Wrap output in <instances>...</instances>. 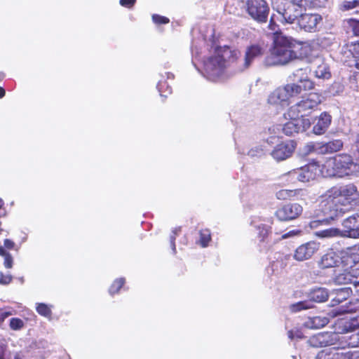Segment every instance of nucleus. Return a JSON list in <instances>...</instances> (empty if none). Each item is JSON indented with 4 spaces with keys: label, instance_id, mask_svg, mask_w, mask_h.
<instances>
[{
    "label": "nucleus",
    "instance_id": "obj_56",
    "mask_svg": "<svg viewBox=\"0 0 359 359\" xmlns=\"http://www.w3.org/2000/svg\"><path fill=\"white\" fill-rule=\"evenodd\" d=\"M320 0H306V7H317L320 6Z\"/></svg>",
    "mask_w": 359,
    "mask_h": 359
},
{
    "label": "nucleus",
    "instance_id": "obj_21",
    "mask_svg": "<svg viewBox=\"0 0 359 359\" xmlns=\"http://www.w3.org/2000/svg\"><path fill=\"white\" fill-rule=\"evenodd\" d=\"M330 297L328 290L323 287H314L307 292V298L311 302L323 303L325 302Z\"/></svg>",
    "mask_w": 359,
    "mask_h": 359
},
{
    "label": "nucleus",
    "instance_id": "obj_29",
    "mask_svg": "<svg viewBox=\"0 0 359 359\" xmlns=\"http://www.w3.org/2000/svg\"><path fill=\"white\" fill-rule=\"evenodd\" d=\"M352 60L348 61L347 65L349 67H355L359 69V41L353 43L349 50Z\"/></svg>",
    "mask_w": 359,
    "mask_h": 359
},
{
    "label": "nucleus",
    "instance_id": "obj_64",
    "mask_svg": "<svg viewBox=\"0 0 359 359\" xmlns=\"http://www.w3.org/2000/svg\"><path fill=\"white\" fill-rule=\"evenodd\" d=\"M10 313L8 312H2L0 313V322H3L8 316Z\"/></svg>",
    "mask_w": 359,
    "mask_h": 359
},
{
    "label": "nucleus",
    "instance_id": "obj_31",
    "mask_svg": "<svg viewBox=\"0 0 359 359\" xmlns=\"http://www.w3.org/2000/svg\"><path fill=\"white\" fill-rule=\"evenodd\" d=\"M316 235L322 238H334V237H342V231L338 228H329L324 230H320L316 232Z\"/></svg>",
    "mask_w": 359,
    "mask_h": 359
},
{
    "label": "nucleus",
    "instance_id": "obj_28",
    "mask_svg": "<svg viewBox=\"0 0 359 359\" xmlns=\"http://www.w3.org/2000/svg\"><path fill=\"white\" fill-rule=\"evenodd\" d=\"M339 9L351 14L359 13V0H345L339 5Z\"/></svg>",
    "mask_w": 359,
    "mask_h": 359
},
{
    "label": "nucleus",
    "instance_id": "obj_17",
    "mask_svg": "<svg viewBox=\"0 0 359 359\" xmlns=\"http://www.w3.org/2000/svg\"><path fill=\"white\" fill-rule=\"evenodd\" d=\"M341 225L343 238H359V212H355L342 221Z\"/></svg>",
    "mask_w": 359,
    "mask_h": 359
},
{
    "label": "nucleus",
    "instance_id": "obj_48",
    "mask_svg": "<svg viewBox=\"0 0 359 359\" xmlns=\"http://www.w3.org/2000/svg\"><path fill=\"white\" fill-rule=\"evenodd\" d=\"M279 136L277 135H262V140L264 142L267 143L269 145H273L278 142Z\"/></svg>",
    "mask_w": 359,
    "mask_h": 359
},
{
    "label": "nucleus",
    "instance_id": "obj_43",
    "mask_svg": "<svg viewBox=\"0 0 359 359\" xmlns=\"http://www.w3.org/2000/svg\"><path fill=\"white\" fill-rule=\"evenodd\" d=\"M281 130V125H273L269 127L266 130H264L263 135H277L279 136Z\"/></svg>",
    "mask_w": 359,
    "mask_h": 359
},
{
    "label": "nucleus",
    "instance_id": "obj_18",
    "mask_svg": "<svg viewBox=\"0 0 359 359\" xmlns=\"http://www.w3.org/2000/svg\"><path fill=\"white\" fill-rule=\"evenodd\" d=\"M302 9L297 7L292 2L287 3L283 8H279L278 13L280 15V20L283 22L292 24L295 20L298 21L299 15L302 14Z\"/></svg>",
    "mask_w": 359,
    "mask_h": 359
},
{
    "label": "nucleus",
    "instance_id": "obj_32",
    "mask_svg": "<svg viewBox=\"0 0 359 359\" xmlns=\"http://www.w3.org/2000/svg\"><path fill=\"white\" fill-rule=\"evenodd\" d=\"M358 273V270H352L351 272H344L337 274L334 280L336 284L338 285H346L348 283H352L353 280V274L354 273Z\"/></svg>",
    "mask_w": 359,
    "mask_h": 359
},
{
    "label": "nucleus",
    "instance_id": "obj_6",
    "mask_svg": "<svg viewBox=\"0 0 359 359\" xmlns=\"http://www.w3.org/2000/svg\"><path fill=\"white\" fill-rule=\"evenodd\" d=\"M344 144V142L341 139H332L323 142H310L302 148L301 154L304 156L313 153L321 155L332 154L341 151Z\"/></svg>",
    "mask_w": 359,
    "mask_h": 359
},
{
    "label": "nucleus",
    "instance_id": "obj_57",
    "mask_svg": "<svg viewBox=\"0 0 359 359\" xmlns=\"http://www.w3.org/2000/svg\"><path fill=\"white\" fill-rule=\"evenodd\" d=\"M4 248L8 250H12L15 246V243L12 240L6 238L4 241Z\"/></svg>",
    "mask_w": 359,
    "mask_h": 359
},
{
    "label": "nucleus",
    "instance_id": "obj_37",
    "mask_svg": "<svg viewBox=\"0 0 359 359\" xmlns=\"http://www.w3.org/2000/svg\"><path fill=\"white\" fill-rule=\"evenodd\" d=\"M156 88L161 97H166L172 93V88L165 80L161 79L158 82Z\"/></svg>",
    "mask_w": 359,
    "mask_h": 359
},
{
    "label": "nucleus",
    "instance_id": "obj_34",
    "mask_svg": "<svg viewBox=\"0 0 359 359\" xmlns=\"http://www.w3.org/2000/svg\"><path fill=\"white\" fill-rule=\"evenodd\" d=\"M269 150L264 145H256L247 152V155L251 158H260L265 155Z\"/></svg>",
    "mask_w": 359,
    "mask_h": 359
},
{
    "label": "nucleus",
    "instance_id": "obj_42",
    "mask_svg": "<svg viewBox=\"0 0 359 359\" xmlns=\"http://www.w3.org/2000/svg\"><path fill=\"white\" fill-rule=\"evenodd\" d=\"M351 152L353 158L356 162H359V133L357 134L353 140Z\"/></svg>",
    "mask_w": 359,
    "mask_h": 359
},
{
    "label": "nucleus",
    "instance_id": "obj_13",
    "mask_svg": "<svg viewBox=\"0 0 359 359\" xmlns=\"http://www.w3.org/2000/svg\"><path fill=\"white\" fill-rule=\"evenodd\" d=\"M303 208L297 203H289L277 208L275 217L280 222H290L299 217Z\"/></svg>",
    "mask_w": 359,
    "mask_h": 359
},
{
    "label": "nucleus",
    "instance_id": "obj_10",
    "mask_svg": "<svg viewBox=\"0 0 359 359\" xmlns=\"http://www.w3.org/2000/svg\"><path fill=\"white\" fill-rule=\"evenodd\" d=\"M343 337L338 332H323L310 337L309 344L313 347L337 346L341 347Z\"/></svg>",
    "mask_w": 359,
    "mask_h": 359
},
{
    "label": "nucleus",
    "instance_id": "obj_47",
    "mask_svg": "<svg viewBox=\"0 0 359 359\" xmlns=\"http://www.w3.org/2000/svg\"><path fill=\"white\" fill-rule=\"evenodd\" d=\"M180 231V228H175L172 230V234L170 236V243L173 254L176 253V247H175V238L177 232Z\"/></svg>",
    "mask_w": 359,
    "mask_h": 359
},
{
    "label": "nucleus",
    "instance_id": "obj_33",
    "mask_svg": "<svg viewBox=\"0 0 359 359\" xmlns=\"http://www.w3.org/2000/svg\"><path fill=\"white\" fill-rule=\"evenodd\" d=\"M257 230L258 231V236L260 238V242L263 243V248L266 250L267 247L264 245L267 243V238L271 231V227L266 224H261L257 226Z\"/></svg>",
    "mask_w": 359,
    "mask_h": 359
},
{
    "label": "nucleus",
    "instance_id": "obj_22",
    "mask_svg": "<svg viewBox=\"0 0 359 359\" xmlns=\"http://www.w3.org/2000/svg\"><path fill=\"white\" fill-rule=\"evenodd\" d=\"M264 49L259 45H251L246 48L245 54L244 67L245 68L249 67L251 64L256 59L262 56L264 54Z\"/></svg>",
    "mask_w": 359,
    "mask_h": 359
},
{
    "label": "nucleus",
    "instance_id": "obj_44",
    "mask_svg": "<svg viewBox=\"0 0 359 359\" xmlns=\"http://www.w3.org/2000/svg\"><path fill=\"white\" fill-rule=\"evenodd\" d=\"M10 327L13 330H19L24 326L23 321L18 318H12L10 320Z\"/></svg>",
    "mask_w": 359,
    "mask_h": 359
},
{
    "label": "nucleus",
    "instance_id": "obj_58",
    "mask_svg": "<svg viewBox=\"0 0 359 359\" xmlns=\"http://www.w3.org/2000/svg\"><path fill=\"white\" fill-rule=\"evenodd\" d=\"M5 203L4 200L0 198V218L6 216V210L4 208Z\"/></svg>",
    "mask_w": 359,
    "mask_h": 359
},
{
    "label": "nucleus",
    "instance_id": "obj_52",
    "mask_svg": "<svg viewBox=\"0 0 359 359\" xmlns=\"http://www.w3.org/2000/svg\"><path fill=\"white\" fill-rule=\"evenodd\" d=\"M13 259L11 253H8L4 257V265L6 269H11L13 267Z\"/></svg>",
    "mask_w": 359,
    "mask_h": 359
},
{
    "label": "nucleus",
    "instance_id": "obj_41",
    "mask_svg": "<svg viewBox=\"0 0 359 359\" xmlns=\"http://www.w3.org/2000/svg\"><path fill=\"white\" fill-rule=\"evenodd\" d=\"M264 63L266 66L283 65L280 57L273 53V49H271V55L265 57Z\"/></svg>",
    "mask_w": 359,
    "mask_h": 359
},
{
    "label": "nucleus",
    "instance_id": "obj_60",
    "mask_svg": "<svg viewBox=\"0 0 359 359\" xmlns=\"http://www.w3.org/2000/svg\"><path fill=\"white\" fill-rule=\"evenodd\" d=\"M357 273H354L353 274V280H352V284L354 285V287L356 288L359 287V276H356Z\"/></svg>",
    "mask_w": 359,
    "mask_h": 359
},
{
    "label": "nucleus",
    "instance_id": "obj_36",
    "mask_svg": "<svg viewBox=\"0 0 359 359\" xmlns=\"http://www.w3.org/2000/svg\"><path fill=\"white\" fill-rule=\"evenodd\" d=\"M52 306L45 303H36V311L41 316L50 318L52 315Z\"/></svg>",
    "mask_w": 359,
    "mask_h": 359
},
{
    "label": "nucleus",
    "instance_id": "obj_8",
    "mask_svg": "<svg viewBox=\"0 0 359 359\" xmlns=\"http://www.w3.org/2000/svg\"><path fill=\"white\" fill-rule=\"evenodd\" d=\"M245 11L256 22H267L270 8L266 0H246Z\"/></svg>",
    "mask_w": 359,
    "mask_h": 359
},
{
    "label": "nucleus",
    "instance_id": "obj_38",
    "mask_svg": "<svg viewBox=\"0 0 359 359\" xmlns=\"http://www.w3.org/2000/svg\"><path fill=\"white\" fill-rule=\"evenodd\" d=\"M211 239V233L209 229H203L199 231L198 243L202 248H207Z\"/></svg>",
    "mask_w": 359,
    "mask_h": 359
},
{
    "label": "nucleus",
    "instance_id": "obj_40",
    "mask_svg": "<svg viewBox=\"0 0 359 359\" xmlns=\"http://www.w3.org/2000/svg\"><path fill=\"white\" fill-rule=\"evenodd\" d=\"M297 190L280 189L276 193V196L278 200H287L295 196Z\"/></svg>",
    "mask_w": 359,
    "mask_h": 359
},
{
    "label": "nucleus",
    "instance_id": "obj_9",
    "mask_svg": "<svg viewBox=\"0 0 359 359\" xmlns=\"http://www.w3.org/2000/svg\"><path fill=\"white\" fill-rule=\"evenodd\" d=\"M325 18L317 13L301 14L298 18V25L307 32H316L323 27Z\"/></svg>",
    "mask_w": 359,
    "mask_h": 359
},
{
    "label": "nucleus",
    "instance_id": "obj_63",
    "mask_svg": "<svg viewBox=\"0 0 359 359\" xmlns=\"http://www.w3.org/2000/svg\"><path fill=\"white\" fill-rule=\"evenodd\" d=\"M166 76L167 79H174V74L171 72H165V76L162 75V79L165 80L164 78Z\"/></svg>",
    "mask_w": 359,
    "mask_h": 359
},
{
    "label": "nucleus",
    "instance_id": "obj_62",
    "mask_svg": "<svg viewBox=\"0 0 359 359\" xmlns=\"http://www.w3.org/2000/svg\"><path fill=\"white\" fill-rule=\"evenodd\" d=\"M6 348L0 344V359H5Z\"/></svg>",
    "mask_w": 359,
    "mask_h": 359
},
{
    "label": "nucleus",
    "instance_id": "obj_45",
    "mask_svg": "<svg viewBox=\"0 0 359 359\" xmlns=\"http://www.w3.org/2000/svg\"><path fill=\"white\" fill-rule=\"evenodd\" d=\"M151 18L154 23L156 25H165L170 22L167 17L158 14H153Z\"/></svg>",
    "mask_w": 359,
    "mask_h": 359
},
{
    "label": "nucleus",
    "instance_id": "obj_14",
    "mask_svg": "<svg viewBox=\"0 0 359 359\" xmlns=\"http://www.w3.org/2000/svg\"><path fill=\"white\" fill-rule=\"evenodd\" d=\"M310 121L312 126L311 133L320 136L325 134L330 128L332 116L329 112L323 111L319 115L313 116Z\"/></svg>",
    "mask_w": 359,
    "mask_h": 359
},
{
    "label": "nucleus",
    "instance_id": "obj_19",
    "mask_svg": "<svg viewBox=\"0 0 359 359\" xmlns=\"http://www.w3.org/2000/svg\"><path fill=\"white\" fill-rule=\"evenodd\" d=\"M320 244L316 241L304 243L295 250L293 257L299 262L307 260L318 250Z\"/></svg>",
    "mask_w": 359,
    "mask_h": 359
},
{
    "label": "nucleus",
    "instance_id": "obj_39",
    "mask_svg": "<svg viewBox=\"0 0 359 359\" xmlns=\"http://www.w3.org/2000/svg\"><path fill=\"white\" fill-rule=\"evenodd\" d=\"M345 340L350 347L359 346V330H355L349 335L345 337Z\"/></svg>",
    "mask_w": 359,
    "mask_h": 359
},
{
    "label": "nucleus",
    "instance_id": "obj_30",
    "mask_svg": "<svg viewBox=\"0 0 359 359\" xmlns=\"http://www.w3.org/2000/svg\"><path fill=\"white\" fill-rule=\"evenodd\" d=\"M313 304L309 299L299 301L289 306V309L292 313H298L302 311L308 310L313 308Z\"/></svg>",
    "mask_w": 359,
    "mask_h": 359
},
{
    "label": "nucleus",
    "instance_id": "obj_1",
    "mask_svg": "<svg viewBox=\"0 0 359 359\" xmlns=\"http://www.w3.org/2000/svg\"><path fill=\"white\" fill-rule=\"evenodd\" d=\"M192 64L195 68L209 80H215L218 78L224 70L226 62L231 57H233V53L229 46H217L215 48V55L203 60V67L205 73L198 68L194 60H196L198 55V50L196 47L192 45Z\"/></svg>",
    "mask_w": 359,
    "mask_h": 359
},
{
    "label": "nucleus",
    "instance_id": "obj_20",
    "mask_svg": "<svg viewBox=\"0 0 359 359\" xmlns=\"http://www.w3.org/2000/svg\"><path fill=\"white\" fill-rule=\"evenodd\" d=\"M339 346L325 348L320 351L316 355V359H354L353 352L339 351Z\"/></svg>",
    "mask_w": 359,
    "mask_h": 359
},
{
    "label": "nucleus",
    "instance_id": "obj_2",
    "mask_svg": "<svg viewBox=\"0 0 359 359\" xmlns=\"http://www.w3.org/2000/svg\"><path fill=\"white\" fill-rule=\"evenodd\" d=\"M318 216L321 218L318 221H313L311 223L313 227L317 222H323L326 224L338 219L339 217L349 210V208L344 206L339 199L331 196L328 189L323 196L322 201L319 204Z\"/></svg>",
    "mask_w": 359,
    "mask_h": 359
},
{
    "label": "nucleus",
    "instance_id": "obj_49",
    "mask_svg": "<svg viewBox=\"0 0 359 359\" xmlns=\"http://www.w3.org/2000/svg\"><path fill=\"white\" fill-rule=\"evenodd\" d=\"M287 337L290 339H302V333L298 330H290L287 332Z\"/></svg>",
    "mask_w": 359,
    "mask_h": 359
},
{
    "label": "nucleus",
    "instance_id": "obj_54",
    "mask_svg": "<svg viewBox=\"0 0 359 359\" xmlns=\"http://www.w3.org/2000/svg\"><path fill=\"white\" fill-rule=\"evenodd\" d=\"M135 2L136 0H119L121 6L127 8H133Z\"/></svg>",
    "mask_w": 359,
    "mask_h": 359
},
{
    "label": "nucleus",
    "instance_id": "obj_53",
    "mask_svg": "<svg viewBox=\"0 0 359 359\" xmlns=\"http://www.w3.org/2000/svg\"><path fill=\"white\" fill-rule=\"evenodd\" d=\"M269 29H271L272 32H273L274 33L276 34V35L278 34H277V32L278 30V25L276 24V22H275V20H274V16L272 15L270 18V21H269Z\"/></svg>",
    "mask_w": 359,
    "mask_h": 359
},
{
    "label": "nucleus",
    "instance_id": "obj_3",
    "mask_svg": "<svg viewBox=\"0 0 359 359\" xmlns=\"http://www.w3.org/2000/svg\"><path fill=\"white\" fill-rule=\"evenodd\" d=\"M300 46L293 38L280 34L275 36L272 49L282 65H287L299 58L297 50Z\"/></svg>",
    "mask_w": 359,
    "mask_h": 359
},
{
    "label": "nucleus",
    "instance_id": "obj_50",
    "mask_svg": "<svg viewBox=\"0 0 359 359\" xmlns=\"http://www.w3.org/2000/svg\"><path fill=\"white\" fill-rule=\"evenodd\" d=\"M350 27L355 36H359V20L351 19Z\"/></svg>",
    "mask_w": 359,
    "mask_h": 359
},
{
    "label": "nucleus",
    "instance_id": "obj_7",
    "mask_svg": "<svg viewBox=\"0 0 359 359\" xmlns=\"http://www.w3.org/2000/svg\"><path fill=\"white\" fill-rule=\"evenodd\" d=\"M330 193L332 197L339 199L344 205L349 208V205L359 199V191L353 184H347L340 186H334L330 188Z\"/></svg>",
    "mask_w": 359,
    "mask_h": 359
},
{
    "label": "nucleus",
    "instance_id": "obj_4",
    "mask_svg": "<svg viewBox=\"0 0 359 359\" xmlns=\"http://www.w3.org/2000/svg\"><path fill=\"white\" fill-rule=\"evenodd\" d=\"M327 165L332 168L330 176L359 175V162H356L351 154L346 153L336 155L327 162Z\"/></svg>",
    "mask_w": 359,
    "mask_h": 359
},
{
    "label": "nucleus",
    "instance_id": "obj_11",
    "mask_svg": "<svg viewBox=\"0 0 359 359\" xmlns=\"http://www.w3.org/2000/svg\"><path fill=\"white\" fill-rule=\"evenodd\" d=\"M320 102L316 95H309V96L302 100L294 105L290 107L287 115L289 117H299L303 118L304 116L309 114L310 110L316 107Z\"/></svg>",
    "mask_w": 359,
    "mask_h": 359
},
{
    "label": "nucleus",
    "instance_id": "obj_16",
    "mask_svg": "<svg viewBox=\"0 0 359 359\" xmlns=\"http://www.w3.org/2000/svg\"><path fill=\"white\" fill-rule=\"evenodd\" d=\"M290 121L281 126L283 133L287 136H292L300 132H304L311 127V121L309 118H300L299 117H290Z\"/></svg>",
    "mask_w": 359,
    "mask_h": 359
},
{
    "label": "nucleus",
    "instance_id": "obj_15",
    "mask_svg": "<svg viewBox=\"0 0 359 359\" xmlns=\"http://www.w3.org/2000/svg\"><path fill=\"white\" fill-rule=\"evenodd\" d=\"M297 143L294 140H287L277 144L270 152L272 158L277 162L289 158L294 153Z\"/></svg>",
    "mask_w": 359,
    "mask_h": 359
},
{
    "label": "nucleus",
    "instance_id": "obj_59",
    "mask_svg": "<svg viewBox=\"0 0 359 359\" xmlns=\"http://www.w3.org/2000/svg\"><path fill=\"white\" fill-rule=\"evenodd\" d=\"M291 2L301 9L302 8H306V0H291Z\"/></svg>",
    "mask_w": 359,
    "mask_h": 359
},
{
    "label": "nucleus",
    "instance_id": "obj_12",
    "mask_svg": "<svg viewBox=\"0 0 359 359\" xmlns=\"http://www.w3.org/2000/svg\"><path fill=\"white\" fill-rule=\"evenodd\" d=\"M319 171V165L316 163H313L291 170L287 175L292 180H297L302 182H307L315 180Z\"/></svg>",
    "mask_w": 359,
    "mask_h": 359
},
{
    "label": "nucleus",
    "instance_id": "obj_46",
    "mask_svg": "<svg viewBox=\"0 0 359 359\" xmlns=\"http://www.w3.org/2000/svg\"><path fill=\"white\" fill-rule=\"evenodd\" d=\"M346 262H348V264H355L359 262V254L357 253H349L346 252Z\"/></svg>",
    "mask_w": 359,
    "mask_h": 359
},
{
    "label": "nucleus",
    "instance_id": "obj_55",
    "mask_svg": "<svg viewBox=\"0 0 359 359\" xmlns=\"http://www.w3.org/2000/svg\"><path fill=\"white\" fill-rule=\"evenodd\" d=\"M300 233H301L300 230H299V229H293V230L289 231L288 232L283 234L282 235V238L286 239V238H290V237H293L294 236H297V235L300 234Z\"/></svg>",
    "mask_w": 359,
    "mask_h": 359
},
{
    "label": "nucleus",
    "instance_id": "obj_5",
    "mask_svg": "<svg viewBox=\"0 0 359 359\" xmlns=\"http://www.w3.org/2000/svg\"><path fill=\"white\" fill-rule=\"evenodd\" d=\"M290 78L292 83L282 87L287 100L298 95L302 90H310L314 87L313 82L308 78L306 69H297Z\"/></svg>",
    "mask_w": 359,
    "mask_h": 359
},
{
    "label": "nucleus",
    "instance_id": "obj_27",
    "mask_svg": "<svg viewBox=\"0 0 359 359\" xmlns=\"http://www.w3.org/2000/svg\"><path fill=\"white\" fill-rule=\"evenodd\" d=\"M126 280L123 277L114 279L108 288V293L111 297L120 294L121 290L124 289Z\"/></svg>",
    "mask_w": 359,
    "mask_h": 359
},
{
    "label": "nucleus",
    "instance_id": "obj_25",
    "mask_svg": "<svg viewBox=\"0 0 359 359\" xmlns=\"http://www.w3.org/2000/svg\"><path fill=\"white\" fill-rule=\"evenodd\" d=\"M335 297L331 300L332 306H337L346 301L352 294V290L349 287H341L333 290Z\"/></svg>",
    "mask_w": 359,
    "mask_h": 359
},
{
    "label": "nucleus",
    "instance_id": "obj_61",
    "mask_svg": "<svg viewBox=\"0 0 359 359\" xmlns=\"http://www.w3.org/2000/svg\"><path fill=\"white\" fill-rule=\"evenodd\" d=\"M240 198H241V202L243 203V205H245V206L248 205H252V204L250 202H248L247 197L245 196L243 193H242L240 195Z\"/></svg>",
    "mask_w": 359,
    "mask_h": 359
},
{
    "label": "nucleus",
    "instance_id": "obj_35",
    "mask_svg": "<svg viewBox=\"0 0 359 359\" xmlns=\"http://www.w3.org/2000/svg\"><path fill=\"white\" fill-rule=\"evenodd\" d=\"M315 75L316 77L323 79H327L330 78L331 73L328 65L325 63L319 65L315 71Z\"/></svg>",
    "mask_w": 359,
    "mask_h": 359
},
{
    "label": "nucleus",
    "instance_id": "obj_51",
    "mask_svg": "<svg viewBox=\"0 0 359 359\" xmlns=\"http://www.w3.org/2000/svg\"><path fill=\"white\" fill-rule=\"evenodd\" d=\"M12 280V276L11 274L4 275L2 272H0V284L8 285Z\"/></svg>",
    "mask_w": 359,
    "mask_h": 359
},
{
    "label": "nucleus",
    "instance_id": "obj_26",
    "mask_svg": "<svg viewBox=\"0 0 359 359\" xmlns=\"http://www.w3.org/2000/svg\"><path fill=\"white\" fill-rule=\"evenodd\" d=\"M268 102L272 105L281 104L284 106L287 104V99L282 87L278 88L269 95Z\"/></svg>",
    "mask_w": 359,
    "mask_h": 359
},
{
    "label": "nucleus",
    "instance_id": "obj_24",
    "mask_svg": "<svg viewBox=\"0 0 359 359\" xmlns=\"http://www.w3.org/2000/svg\"><path fill=\"white\" fill-rule=\"evenodd\" d=\"M329 322V317L325 315H320L307 318L304 322L303 325L308 329H320L327 325Z\"/></svg>",
    "mask_w": 359,
    "mask_h": 359
},
{
    "label": "nucleus",
    "instance_id": "obj_23",
    "mask_svg": "<svg viewBox=\"0 0 359 359\" xmlns=\"http://www.w3.org/2000/svg\"><path fill=\"white\" fill-rule=\"evenodd\" d=\"M341 262V257L334 251H330L322 257L320 264L323 269H327L338 266Z\"/></svg>",
    "mask_w": 359,
    "mask_h": 359
}]
</instances>
